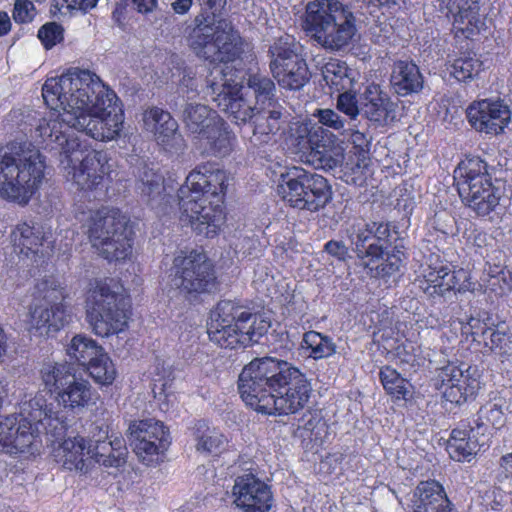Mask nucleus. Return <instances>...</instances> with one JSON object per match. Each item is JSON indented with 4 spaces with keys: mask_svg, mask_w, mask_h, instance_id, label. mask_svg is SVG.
Listing matches in <instances>:
<instances>
[{
    "mask_svg": "<svg viewBox=\"0 0 512 512\" xmlns=\"http://www.w3.org/2000/svg\"><path fill=\"white\" fill-rule=\"evenodd\" d=\"M42 96L50 109L63 110L59 119L40 126L46 148L58 155L65 169L73 170L77 184L96 187L102 180L105 156L87 150L74 130L99 141L116 139L124 124L121 100L97 74L80 69L48 78Z\"/></svg>",
    "mask_w": 512,
    "mask_h": 512,
    "instance_id": "obj_1",
    "label": "nucleus"
},
{
    "mask_svg": "<svg viewBox=\"0 0 512 512\" xmlns=\"http://www.w3.org/2000/svg\"><path fill=\"white\" fill-rule=\"evenodd\" d=\"M238 391L247 406L263 414H294L305 407L311 384L288 362L254 359L238 377Z\"/></svg>",
    "mask_w": 512,
    "mask_h": 512,
    "instance_id": "obj_2",
    "label": "nucleus"
},
{
    "mask_svg": "<svg viewBox=\"0 0 512 512\" xmlns=\"http://www.w3.org/2000/svg\"><path fill=\"white\" fill-rule=\"evenodd\" d=\"M8 382L0 375V408L7 395ZM63 415L53 410L52 404L42 393H36L30 400H23L19 414L0 416V451L13 454H39L42 449V431L58 438L66 432Z\"/></svg>",
    "mask_w": 512,
    "mask_h": 512,
    "instance_id": "obj_3",
    "label": "nucleus"
},
{
    "mask_svg": "<svg viewBox=\"0 0 512 512\" xmlns=\"http://www.w3.org/2000/svg\"><path fill=\"white\" fill-rule=\"evenodd\" d=\"M193 2L201 11L184 29L190 49L210 63H228L239 58L243 52L239 33L230 21L216 19L226 0H174L172 7L176 13L185 14Z\"/></svg>",
    "mask_w": 512,
    "mask_h": 512,
    "instance_id": "obj_4",
    "label": "nucleus"
},
{
    "mask_svg": "<svg viewBox=\"0 0 512 512\" xmlns=\"http://www.w3.org/2000/svg\"><path fill=\"white\" fill-rule=\"evenodd\" d=\"M318 123L304 125L292 140L293 153L303 163L315 169L332 170L344 160V149L336 135L324 128L328 127L342 135L355 127L353 122L332 109H318L314 114Z\"/></svg>",
    "mask_w": 512,
    "mask_h": 512,
    "instance_id": "obj_5",
    "label": "nucleus"
},
{
    "mask_svg": "<svg viewBox=\"0 0 512 512\" xmlns=\"http://www.w3.org/2000/svg\"><path fill=\"white\" fill-rule=\"evenodd\" d=\"M304 29L326 50L346 49L357 34L356 17L339 0H314L306 5Z\"/></svg>",
    "mask_w": 512,
    "mask_h": 512,
    "instance_id": "obj_6",
    "label": "nucleus"
},
{
    "mask_svg": "<svg viewBox=\"0 0 512 512\" xmlns=\"http://www.w3.org/2000/svg\"><path fill=\"white\" fill-rule=\"evenodd\" d=\"M270 322L236 302L220 301L211 311L208 324L210 341L220 348H245L268 333Z\"/></svg>",
    "mask_w": 512,
    "mask_h": 512,
    "instance_id": "obj_7",
    "label": "nucleus"
},
{
    "mask_svg": "<svg viewBox=\"0 0 512 512\" xmlns=\"http://www.w3.org/2000/svg\"><path fill=\"white\" fill-rule=\"evenodd\" d=\"M44 158L29 141L0 149V192H35L44 179Z\"/></svg>",
    "mask_w": 512,
    "mask_h": 512,
    "instance_id": "obj_8",
    "label": "nucleus"
},
{
    "mask_svg": "<svg viewBox=\"0 0 512 512\" xmlns=\"http://www.w3.org/2000/svg\"><path fill=\"white\" fill-rule=\"evenodd\" d=\"M88 236L92 247L109 262H125L133 254L134 233L117 208L102 207L92 213Z\"/></svg>",
    "mask_w": 512,
    "mask_h": 512,
    "instance_id": "obj_9",
    "label": "nucleus"
},
{
    "mask_svg": "<svg viewBox=\"0 0 512 512\" xmlns=\"http://www.w3.org/2000/svg\"><path fill=\"white\" fill-rule=\"evenodd\" d=\"M34 303L30 306L29 330L40 336L57 333L69 323L70 315L63 303L66 285L59 276L50 274L36 281Z\"/></svg>",
    "mask_w": 512,
    "mask_h": 512,
    "instance_id": "obj_10",
    "label": "nucleus"
},
{
    "mask_svg": "<svg viewBox=\"0 0 512 512\" xmlns=\"http://www.w3.org/2000/svg\"><path fill=\"white\" fill-rule=\"evenodd\" d=\"M85 318L94 334L109 337L125 331L129 306L123 294L107 281L97 280L86 296Z\"/></svg>",
    "mask_w": 512,
    "mask_h": 512,
    "instance_id": "obj_11",
    "label": "nucleus"
},
{
    "mask_svg": "<svg viewBox=\"0 0 512 512\" xmlns=\"http://www.w3.org/2000/svg\"><path fill=\"white\" fill-rule=\"evenodd\" d=\"M269 69L278 85L285 90H301L310 80L304 48L293 35L273 39L267 50Z\"/></svg>",
    "mask_w": 512,
    "mask_h": 512,
    "instance_id": "obj_12",
    "label": "nucleus"
},
{
    "mask_svg": "<svg viewBox=\"0 0 512 512\" xmlns=\"http://www.w3.org/2000/svg\"><path fill=\"white\" fill-rule=\"evenodd\" d=\"M160 201L166 204L178 203L180 221L191 225L197 235L214 237L219 234L226 222L225 206L219 194H211L210 200L205 194H158Z\"/></svg>",
    "mask_w": 512,
    "mask_h": 512,
    "instance_id": "obj_13",
    "label": "nucleus"
},
{
    "mask_svg": "<svg viewBox=\"0 0 512 512\" xmlns=\"http://www.w3.org/2000/svg\"><path fill=\"white\" fill-rule=\"evenodd\" d=\"M172 270L176 287L187 294H202L214 286L212 264L202 252H180L174 258Z\"/></svg>",
    "mask_w": 512,
    "mask_h": 512,
    "instance_id": "obj_14",
    "label": "nucleus"
},
{
    "mask_svg": "<svg viewBox=\"0 0 512 512\" xmlns=\"http://www.w3.org/2000/svg\"><path fill=\"white\" fill-rule=\"evenodd\" d=\"M128 439L139 461L154 465L170 445L169 432L156 419L135 421L128 427Z\"/></svg>",
    "mask_w": 512,
    "mask_h": 512,
    "instance_id": "obj_15",
    "label": "nucleus"
},
{
    "mask_svg": "<svg viewBox=\"0 0 512 512\" xmlns=\"http://www.w3.org/2000/svg\"><path fill=\"white\" fill-rule=\"evenodd\" d=\"M220 79L217 77L207 79V94L212 97L217 107L229 114L236 124H245L253 118L259 107L253 106L244 96L243 87L237 83H231L225 79L222 70L219 71Z\"/></svg>",
    "mask_w": 512,
    "mask_h": 512,
    "instance_id": "obj_16",
    "label": "nucleus"
},
{
    "mask_svg": "<svg viewBox=\"0 0 512 512\" xmlns=\"http://www.w3.org/2000/svg\"><path fill=\"white\" fill-rule=\"evenodd\" d=\"M345 235L354 246V251L360 259L370 260L366 265L383 257L384 246L390 235L387 223H366L365 220L355 219L348 221L345 227Z\"/></svg>",
    "mask_w": 512,
    "mask_h": 512,
    "instance_id": "obj_17",
    "label": "nucleus"
},
{
    "mask_svg": "<svg viewBox=\"0 0 512 512\" xmlns=\"http://www.w3.org/2000/svg\"><path fill=\"white\" fill-rule=\"evenodd\" d=\"M51 231L41 226H31L24 222L18 224L10 233L15 253L32 265L42 264L51 256L53 245Z\"/></svg>",
    "mask_w": 512,
    "mask_h": 512,
    "instance_id": "obj_18",
    "label": "nucleus"
},
{
    "mask_svg": "<svg viewBox=\"0 0 512 512\" xmlns=\"http://www.w3.org/2000/svg\"><path fill=\"white\" fill-rule=\"evenodd\" d=\"M233 495L235 505L244 512H269L273 505L270 486L253 474L236 478Z\"/></svg>",
    "mask_w": 512,
    "mask_h": 512,
    "instance_id": "obj_19",
    "label": "nucleus"
},
{
    "mask_svg": "<svg viewBox=\"0 0 512 512\" xmlns=\"http://www.w3.org/2000/svg\"><path fill=\"white\" fill-rule=\"evenodd\" d=\"M467 116L476 130L497 135L502 133L510 122L511 111L500 99H483L469 107Z\"/></svg>",
    "mask_w": 512,
    "mask_h": 512,
    "instance_id": "obj_20",
    "label": "nucleus"
},
{
    "mask_svg": "<svg viewBox=\"0 0 512 512\" xmlns=\"http://www.w3.org/2000/svg\"><path fill=\"white\" fill-rule=\"evenodd\" d=\"M360 104L364 116L377 125L384 126L397 120L398 102L377 84L365 88L360 95Z\"/></svg>",
    "mask_w": 512,
    "mask_h": 512,
    "instance_id": "obj_21",
    "label": "nucleus"
},
{
    "mask_svg": "<svg viewBox=\"0 0 512 512\" xmlns=\"http://www.w3.org/2000/svg\"><path fill=\"white\" fill-rule=\"evenodd\" d=\"M92 440L82 436L69 437L52 449V457L68 470L87 473L90 469Z\"/></svg>",
    "mask_w": 512,
    "mask_h": 512,
    "instance_id": "obj_22",
    "label": "nucleus"
},
{
    "mask_svg": "<svg viewBox=\"0 0 512 512\" xmlns=\"http://www.w3.org/2000/svg\"><path fill=\"white\" fill-rule=\"evenodd\" d=\"M98 392L90 381L84 377H76L59 391L55 392V400L62 408L80 412L98 401Z\"/></svg>",
    "mask_w": 512,
    "mask_h": 512,
    "instance_id": "obj_23",
    "label": "nucleus"
},
{
    "mask_svg": "<svg viewBox=\"0 0 512 512\" xmlns=\"http://www.w3.org/2000/svg\"><path fill=\"white\" fill-rule=\"evenodd\" d=\"M481 372L475 365L450 371V403L458 406L474 401L481 386Z\"/></svg>",
    "mask_w": 512,
    "mask_h": 512,
    "instance_id": "obj_24",
    "label": "nucleus"
},
{
    "mask_svg": "<svg viewBox=\"0 0 512 512\" xmlns=\"http://www.w3.org/2000/svg\"><path fill=\"white\" fill-rule=\"evenodd\" d=\"M483 170H486V164L478 158L461 162L453 172L456 192L466 190L465 185L469 192H494L489 175Z\"/></svg>",
    "mask_w": 512,
    "mask_h": 512,
    "instance_id": "obj_25",
    "label": "nucleus"
},
{
    "mask_svg": "<svg viewBox=\"0 0 512 512\" xmlns=\"http://www.w3.org/2000/svg\"><path fill=\"white\" fill-rule=\"evenodd\" d=\"M204 153L223 158L231 154L237 143L235 133L221 117L216 119L200 137Z\"/></svg>",
    "mask_w": 512,
    "mask_h": 512,
    "instance_id": "obj_26",
    "label": "nucleus"
},
{
    "mask_svg": "<svg viewBox=\"0 0 512 512\" xmlns=\"http://www.w3.org/2000/svg\"><path fill=\"white\" fill-rule=\"evenodd\" d=\"M283 108L280 105L259 107L249 121L252 127L254 145L268 143L286 122Z\"/></svg>",
    "mask_w": 512,
    "mask_h": 512,
    "instance_id": "obj_27",
    "label": "nucleus"
},
{
    "mask_svg": "<svg viewBox=\"0 0 512 512\" xmlns=\"http://www.w3.org/2000/svg\"><path fill=\"white\" fill-rule=\"evenodd\" d=\"M231 180L225 171L204 164L189 173L185 187L188 192H227Z\"/></svg>",
    "mask_w": 512,
    "mask_h": 512,
    "instance_id": "obj_28",
    "label": "nucleus"
},
{
    "mask_svg": "<svg viewBox=\"0 0 512 512\" xmlns=\"http://www.w3.org/2000/svg\"><path fill=\"white\" fill-rule=\"evenodd\" d=\"M478 432L469 420L460 421L450 432V459L470 462L479 451Z\"/></svg>",
    "mask_w": 512,
    "mask_h": 512,
    "instance_id": "obj_29",
    "label": "nucleus"
},
{
    "mask_svg": "<svg viewBox=\"0 0 512 512\" xmlns=\"http://www.w3.org/2000/svg\"><path fill=\"white\" fill-rule=\"evenodd\" d=\"M424 79L419 67L408 60L394 62L390 76L393 91L400 97L419 93L423 88Z\"/></svg>",
    "mask_w": 512,
    "mask_h": 512,
    "instance_id": "obj_30",
    "label": "nucleus"
},
{
    "mask_svg": "<svg viewBox=\"0 0 512 512\" xmlns=\"http://www.w3.org/2000/svg\"><path fill=\"white\" fill-rule=\"evenodd\" d=\"M472 341L481 343L484 341V347L497 354L499 361L503 365L512 367V335L508 332H501L493 329L486 324H480L476 331L470 332Z\"/></svg>",
    "mask_w": 512,
    "mask_h": 512,
    "instance_id": "obj_31",
    "label": "nucleus"
},
{
    "mask_svg": "<svg viewBox=\"0 0 512 512\" xmlns=\"http://www.w3.org/2000/svg\"><path fill=\"white\" fill-rule=\"evenodd\" d=\"M448 510V498L444 488L436 481L420 482L410 498L409 510Z\"/></svg>",
    "mask_w": 512,
    "mask_h": 512,
    "instance_id": "obj_32",
    "label": "nucleus"
},
{
    "mask_svg": "<svg viewBox=\"0 0 512 512\" xmlns=\"http://www.w3.org/2000/svg\"><path fill=\"white\" fill-rule=\"evenodd\" d=\"M127 448L125 440L114 438L107 441H92V452L90 453V467L98 463L104 468L118 469L126 463Z\"/></svg>",
    "mask_w": 512,
    "mask_h": 512,
    "instance_id": "obj_33",
    "label": "nucleus"
},
{
    "mask_svg": "<svg viewBox=\"0 0 512 512\" xmlns=\"http://www.w3.org/2000/svg\"><path fill=\"white\" fill-rule=\"evenodd\" d=\"M179 113L189 133L199 138L214 122L220 118L216 111L205 104L185 102L180 105Z\"/></svg>",
    "mask_w": 512,
    "mask_h": 512,
    "instance_id": "obj_34",
    "label": "nucleus"
},
{
    "mask_svg": "<svg viewBox=\"0 0 512 512\" xmlns=\"http://www.w3.org/2000/svg\"><path fill=\"white\" fill-rule=\"evenodd\" d=\"M327 180L318 174H311L300 167H293L281 174L279 187L290 192H324Z\"/></svg>",
    "mask_w": 512,
    "mask_h": 512,
    "instance_id": "obj_35",
    "label": "nucleus"
},
{
    "mask_svg": "<svg viewBox=\"0 0 512 512\" xmlns=\"http://www.w3.org/2000/svg\"><path fill=\"white\" fill-rule=\"evenodd\" d=\"M40 380L44 388L51 394L57 393L77 376L68 362L47 361L39 370Z\"/></svg>",
    "mask_w": 512,
    "mask_h": 512,
    "instance_id": "obj_36",
    "label": "nucleus"
},
{
    "mask_svg": "<svg viewBox=\"0 0 512 512\" xmlns=\"http://www.w3.org/2000/svg\"><path fill=\"white\" fill-rule=\"evenodd\" d=\"M245 89L246 96H252L259 107L277 106L276 85L272 78L260 73L249 74Z\"/></svg>",
    "mask_w": 512,
    "mask_h": 512,
    "instance_id": "obj_37",
    "label": "nucleus"
},
{
    "mask_svg": "<svg viewBox=\"0 0 512 512\" xmlns=\"http://www.w3.org/2000/svg\"><path fill=\"white\" fill-rule=\"evenodd\" d=\"M147 121L153 125L154 135L158 143L173 145L180 138L178 123L169 112L154 107L147 112Z\"/></svg>",
    "mask_w": 512,
    "mask_h": 512,
    "instance_id": "obj_38",
    "label": "nucleus"
},
{
    "mask_svg": "<svg viewBox=\"0 0 512 512\" xmlns=\"http://www.w3.org/2000/svg\"><path fill=\"white\" fill-rule=\"evenodd\" d=\"M322 75L326 84L334 91L341 92L352 89L355 82V71L341 60H330L323 69Z\"/></svg>",
    "mask_w": 512,
    "mask_h": 512,
    "instance_id": "obj_39",
    "label": "nucleus"
},
{
    "mask_svg": "<svg viewBox=\"0 0 512 512\" xmlns=\"http://www.w3.org/2000/svg\"><path fill=\"white\" fill-rule=\"evenodd\" d=\"M66 353L70 359L85 366L105 352L96 340L84 334H76L67 344Z\"/></svg>",
    "mask_w": 512,
    "mask_h": 512,
    "instance_id": "obj_40",
    "label": "nucleus"
},
{
    "mask_svg": "<svg viewBox=\"0 0 512 512\" xmlns=\"http://www.w3.org/2000/svg\"><path fill=\"white\" fill-rule=\"evenodd\" d=\"M302 348L306 355L313 360L329 358L337 351L336 343L329 336L316 331L304 333Z\"/></svg>",
    "mask_w": 512,
    "mask_h": 512,
    "instance_id": "obj_41",
    "label": "nucleus"
},
{
    "mask_svg": "<svg viewBox=\"0 0 512 512\" xmlns=\"http://www.w3.org/2000/svg\"><path fill=\"white\" fill-rule=\"evenodd\" d=\"M135 160L133 174L136 177V189L141 192H162L165 190L163 176L154 171L152 167L140 157H132Z\"/></svg>",
    "mask_w": 512,
    "mask_h": 512,
    "instance_id": "obj_42",
    "label": "nucleus"
},
{
    "mask_svg": "<svg viewBox=\"0 0 512 512\" xmlns=\"http://www.w3.org/2000/svg\"><path fill=\"white\" fill-rule=\"evenodd\" d=\"M196 450L201 453L218 454L225 450L227 439L215 428H210L205 422L196 424Z\"/></svg>",
    "mask_w": 512,
    "mask_h": 512,
    "instance_id": "obj_43",
    "label": "nucleus"
},
{
    "mask_svg": "<svg viewBox=\"0 0 512 512\" xmlns=\"http://www.w3.org/2000/svg\"><path fill=\"white\" fill-rule=\"evenodd\" d=\"M401 256L402 253L400 250H383V257L373 261L369 265L366 264L369 261L368 258L361 260L372 277L386 279L398 273L402 264Z\"/></svg>",
    "mask_w": 512,
    "mask_h": 512,
    "instance_id": "obj_44",
    "label": "nucleus"
},
{
    "mask_svg": "<svg viewBox=\"0 0 512 512\" xmlns=\"http://www.w3.org/2000/svg\"><path fill=\"white\" fill-rule=\"evenodd\" d=\"M84 367H86L94 382L101 386L112 385L118 375L115 363L112 362L107 353L100 354L93 361L86 363Z\"/></svg>",
    "mask_w": 512,
    "mask_h": 512,
    "instance_id": "obj_45",
    "label": "nucleus"
},
{
    "mask_svg": "<svg viewBox=\"0 0 512 512\" xmlns=\"http://www.w3.org/2000/svg\"><path fill=\"white\" fill-rule=\"evenodd\" d=\"M477 429L482 427L499 430L505 423L502 407L496 403H486L477 412V419L473 421Z\"/></svg>",
    "mask_w": 512,
    "mask_h": 512,
    "instance_id": "obj_46",
    "label": "nucleus"
},
{
    "mask_svg": "<svg viewBox=\"0 0 512 512\" xmlns=\"http://www.w3.org/2000/svg\"><path fill=\"white\" fill-rule=\"evenodd\" d=\"M477 216H486L499 205L498 194H458Z\"/></svg>",
    "mask_w": 512,
    "mask_h": 512,
    "instance_id": "obj_47",
    "label": "nucleus"
},
{
    "mask_svg": "<svg viewBox=\"0 0 512 512\" xmlns=\"http://www.w3.org/2000/svg\"><path fill=\"white\" fill-rule=\"evenodd\" d=\"M336 108L338 112L344 114L349 121L353 122L355 128L358 127L357 121L360 115L361 104L360 99H357L356 93L352 89L338 92Z\"/></svg>",
    "mask_w": 512,
    "mask_h": 512,
    "instance_id": "obj_48",
    "label": "nucleus"
},
{
    "mask_svg": "<svg viewBox=\"0 0 512 512\" xmlns=\"http://www.w3.org/2000/svg\"><path fill=\"white\" fill-rule=\"evenodd\" d=\"M284 200L294 208L314 212L324 206L330 197L327 194H285Z\"/></svg>",
    "mask_w": 512,
    "mask_h": 512,
    "instance_id": "obj_49",
    "label": "nucleus"
},
{
    "mask_svg": "<svg viewBox=\"0 0 512 512\" xmlns=\"http://www.w3.org/2000/svg\"><path fill=\"white\" fill-rule=\"evenodd\" d=\"M482 65V62L475 58H459L451 65L450 75L458 82H468L479 74Z\"/></svg>",
    "mask_w": 512,
    "mask_h": 512,
    "instance_id": "obj_50",
    "label": "nucleus"
},
{
    "mask_svg": "<svg viewBox=\"0 0 512 512\" xmlns=\"http://www.w3.org/2000/svg\"><path fill=\"white\" fill-rule=\"evenodd\" d=\"M380 380L384 390L397 399L405 398L406 380L400 376L397 370L390 367H384L380 370Z\"/></svg>",
    "mask_w": 512,
    "mask_h": 512,
    "instance_id": "obj_51",
    "label": "nucleus"
},
{
    "mask_svg": "<svg viewBox=\"0 0 512 512\" xmlns=\"http://www.w3.org/2000/svg\"><path fill=\"white\" fill-rule=\"evenodd\" d=\"M63 33L64 30L60 24L56 22H50L43 25L38 30V38L41 40L44 47L48 50L63 41Z\"/></svg>",
    "mask_w": 512,
    "mask_h": 512,
    "instance_id": "obj_52",
    "label": "nucleus"
},
{
    "mask_svg": "<svg viewBox=\"0 0 512 512\" xmlns=\"http://www.w3.org/2000/svg\"><path fill=\"white\" fill-rule=\"evenodd\" d=\"M346 133L351 135L354 154L358 157L357 166H361L360 162H362L363 166H366L365 161L369 159L370 151V141L367 136L363 132L358 131L357 128L348 130Z\"/></svg>",
    "mask_w": 512,
    "mask_h": 512,
    "instance_id": "obj_53",
    "label": "nucleus"
},
{
    "mask_svg": "<svg viewBox=\"0 0 512 512\" xmlns=\"http://www.w3.org/2000/svg\"><path fill=\"white\" fill-rule=\"evenodd\" d=\"M171 381L165 379H154V397L160 401L161 409L168 410V403L175 400V395L170 391Z\"/></svg>",
    "mask_w": 512,
    "mask_h": 512,
    "instance_id": "obj_54",
    "label": "nucleus"
},
{
    "mask_svg": "<svg viewBox=\"0 0 512 512\" xmlns=\"http://www.w3.org/2000/svg\"><path fill=\"white\" fill-rule=\"evenodd\" d=\"M488 288L497 297L506 296L512 291V280L505 272L491 276Z\"/></svg>",
    "mask_w": 512,
    "mask_h": 512,
    "instance_id": "obj_55",
    "label": "nucleus"
},
{
    "mask_svg": "<svg viewBox=\"0 0 512 512\" xmlns=\"http://www.w3.org/2000/svg\"><path fill=\"white\" fill-rule=\"evenodd\" d=\"M34 4L30 0H16L13 9V19L17 23H29L34 18Z\"/></svg>",
    "mask_w": 512,
    "mask_h": 512,
    "instance_id": "obj_56",
    "label": "nucleus"
},
{
    "mask_svg": "<svg viewBox=\"0 0 512 512\" xmlns=\"http://www.w3.org/2000/svg\"><path fill=\"white\" fill-rule=\"evenodd\" d=\"M450 290L463 292L473 287V282L470 280L469 272L464 269L452 271L450 279Z\"/></svg>",
    "mask_w": 512,
    "mask_h": 512,
    "instance_id": "obj_57",
    "label": "nucleus"
},
{
    "mask_svg": "<svg viewBox=\"0 0 512 512\" xmlns=\"http://www.w3.org/2000/svg\"><path fill=\"white\" fill-rule=\"evenodd\" d=\"M323 251L338 261H345L348 257V248L342 241L330 240L326 242Z\"/></svg>",
    "mask_w": 512,
    "mask_h": 512,
    "instance_id": "obj_58",
    "label": "nucleus"
},
{
    "mask_svg": "<svg viewBox=\"0 0 512 512\" xmlns=\"http://www.w3.org/2000/svg\"><path fill=\"white\" fill-rule=\"evenodd\" d=\"M477 3V0H450V13L456 8L460 17H468L477 8Z\"/></svg>",
    "mask_w": 512,
    "mask_h": 512,
    "instance_id": "obj_59",
    "label": "nucleus"
},
{
    "mask_svg": "<svg viewBox=\"0 0 512 512\" xmlns=\"http://www.w3.org/2000/svg\"><path fill=\"white\" fill-rule=\"evenodd\" d=\"M510 477H512V452L501 456L497 475L499 481L509 479Z\"/></svg>",
    "mask_w": 512,
    "mask_h": 512,
    "instance_id": "obj_60",
    "label": "nucleus"
},
{
    "mask_svg": "<svg viewBox=\"0 0 512 512\" xmlns=\"http://www.w3.org/2000/svg\"><path fill=\"white\" fill-rule=\"evenodd\" d=\"M67 4L68 9H79L83 12H87L94 8L99 0H62Z\"/></svg>",
    "mask_w": 512,
    "mask_h": 512,
    "instance_id": "obj_61",
    "label": "nucleus"
},
{
    "mask_svg": "<svg viewBox=\"0 0 512 512\" xmlns=\"http://www.w3.org/2000/svg\"><path fill=\"white\" fill-rule=\"evenodd\" d=\"M135 9L142 14L152 12L157 6V0H131Z\"/></svg>",
    "mask_w": 512,
    "mask_h": 512,
    "instance_id": "obj_62",
    "label": "nucleus"
},
{
    "mask_svg": "<svg viewBox=\"0 0 512 512\" xmlns=\"http://www.w3.org/2000/svg\"><path fill=\"white\" fill-rule=\"evenodd\" d=\"M2 198L9 203L18 204L21 206L27 205L30 202L29 194H1Z\"/></svg>",
    "mask_w": 512,
    "mask_h": 512,
    "instance_id": "obj_63",
    "label": "nucleus"
},
{
    "mask_svg": "<svg viewBox=\"0 0 512 512\" xmlns=\"http://www.w3.org/2000/svg\"><path fill=\"white\" fill-rule=\"evenodd\" d=\"M343 460V454L341 452L330 453L326 459L322 461L324 465H329L330 468L336 469Z\"/></svg>",
    "mask_w": 512,
    "mask_h": 512,
    "instance_id": "obj_64",
    "label": "nucleus"
}]
</instances>
